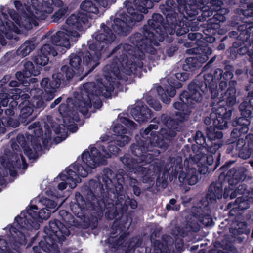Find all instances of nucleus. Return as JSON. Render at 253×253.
Masks as SVG:
<instances>
[{"instance_id":"1","label":"nucleus","mask_w":253,"mask_h":253,"mask_svg":"<svg viewBox=\"0 0 253 253\" xmlns=\"http://www.w3.org/2000/svg\"><path fill=\"white\" fill-rule=\"evenodd\" d=\"M88 186L84 187L83 192L86 197L84 199L79 192L75 195L76 202L70 205L73 213L77 217H80L85 211H88V215L84 216L83 221L84 228L95 229L98 224V220L103 216V212L107 219L119 220L116 230H120L122 228L128 229L132 218L126 215L129 206L132 209L137 207V202L133 198L126 196L124 194L123 185L118 184V190L110 197H107L104 193L103 185L99 182L91 180Z\"/></svg>"},{"instance_id":"2","label":"nucleus","mask_w":253,"mask_h":253,"mask_svg":"<svg viewBox=\"0 0 253 253\" xmlns=\"http://www.w3.org/2000/svg\"><path fill=\"white\" fill-rule=\"evenodd\" d=\"M39 122H35L28 126L29 130H32L33 134L26 132L25 135L18 134L16 140H11V147L13 153L9 151L11 155L9 157L6 154L7 151L4 150L6 156H0V163L3 168L9 171L10 176L14 177L17 176V169H20L21 164L23 169H26L28 166L25 157L22 153L19 145L23 150L24 154L29 160H36L39 158V152L42 151L41 142L43 146L46 147L49 141L51 139L52 130L47 124L44 125L45 132L41 127Z\"/></svg>"},{"instance_id":"3","label":"nucleus","mask_w":253,"mask_h":253,"mask_svg":"<svg viewBox=\"0 0 253 253\" xmlns=\"http://www.w3.org/2000/svg\"><path fill=\"white\" fill-rule=\"evenodd\" d=\"M104 77L105 80L103 82L98 80L97 84L94 82L84 83L80 92L74 93V99L68 97L66 103L60 105L58 111L65 126L78 122L80 119L79 112L83 115H87L92 105L95 109H100L103 104L100 96L106 98L111 97L115 86L120 85V80L113 77L110 79Z\"/></svg>"},{"instance_id":"4","label":"nucleus","mask_w":253,"mask_h":253,"mask_svg":"<svg viewBox=\"0 0 253 253\" xmlns=\"http://www.w3.org/2000/svg\"><path fill=\"white\" fill-rule=\"evenodd\" d=\"M161 0H126L124 5L127 13L123 12L117 13L118 17L111 16L110 20L106 24L100 25V30L95 34V42L99 48L105 52L109 46L116 38L115 35L126 36L128 35L132 28L137 22L144 19L143 14H147L148 9L154 6V2H159Z\"/></svg>"},{"instance_id":"5","label":"nucleus","mask_w":253,"mask_h":253,"mask_svg":"<svg viewBox=\"0 0 253 253\" xmlns=\"http://www.w3.org/2000/svg\"><path fill=\"white\" fill-rule=\"evenodd\" d=\"M38 206L35 205H31L29 209L27 208L26 211H23L20 215L15 218L17 228L11 226L9 228V232L11 235L10 245L12 249L17 253L22 251L21 246H26L28 238L31 237L28 243L26 248L32 246L39 234L35 232L40 228V223L43 220H47L51 215V211L46 208H42L38 211Z\"/></svg>"},{"instance_id":"6","label":"nucleus","mask_w":253,"mask_h":253,"mask_svg":"<svg viewBox=\"0 0 253 253\" xmlns=\"http://www.w3.org/2000/svg\"><path fill=\"white\" fill-rule=\"evenodd\" d=\"M222 73L221 70L216 69L212 75L204 74L203 77L199 76L193 80L188 85V91L183 90L179 94L178 100L173 104L174 108L178 110L175 113L176 116L189 118L191 113L189 108H196V103H201L204 95L208 96L209 93L212 98H216L217 93L215 81L221 79Z\"/></svg>"},{"instance_id":"7","label":"nucleus","mask_w":253,"mask_h":253,"mask_svg":"<svg viewBox=\"0 0 253 253\" xmlns=\"http://www.w3.org/2000/svg\"><path fill=\"white\" fill-rule=\"evenodd\" d=\"M134 47L128 43H121L116 46L109 56L115 54L112 61L103 68V76L108 78L123 80L127 79L126 75H140L143 68L142 59L132 57L128 59L126 54L133 55Z\"/></svg>"},{"instance_id":"8","label":"nucleus","mask_w":253,"mask_h":253,"mask_svg":"<svg viewBox=\"0 0 253 253\" xmlns=\"http://www.w3.org/2000/svg\"><path fill=\"white\" fill-rule=\"evenodd\" d=\"M115 140L108 143L106 146L97 144L96 147H91L90 151L85 150L82 154V160L85 165L90 169L96 168L99 165L106 162L105 159L111 155L116 156L121 151L119 147H124L128 143L130 138L126 136L127 129L122 124H116L113 129Z\"/></svg>"},{"instance_id":"9","label":"nucleus","mask_w":253,"mask_h":253,"mask_svg":"<svg viewBox=\"0 0 253 253\" xmlns=\"http://www.w3.org/2000/svg\"><path fill=\"white\" fill-rule=\"evenodd\" d=\"M58 218L49 222L44 229L43 240L39 242V245L44 252L59 253L60 251L58 243L62 244L70 234L69 228L77 225L78 221L70 212L65 210H60Z\"/></svg>"},{"instance_id":"10","label":"nucleus","mask_w":253,"mask_h":253,"mask_svg":"<svg viewBox=\"0 0 253 253\" xmlns=\"http://www.w3.org/2000/svg\"><path fill=\"white\" fill-rule=\"evenodd\" d=\"M216 69L221 70L222 72L221 75V79L216 80L217 87L216 91L217 93V97L211 99L212 101L210 103V106H213L215 103L218 107L217 109H221L222 113H230L229 117L226 118L228 121L230 120L232 113L233 106L236 102V89L237 81L232 80L233 78V72L234 67L230 64L226 65L223 69L216 68L211 70V73L206 74H214V71Z\"/></svg>"},{"instance_id":"11","label":"nucleus","mask_w":253,"mask_h":253,"mask_svg":"<svg viewBox=\"0 0 253 253\" xmlns=\"http://www.w3.org/2000/svg\"><path fill=\"white\" fill-rule=\"evenodd\" d=\"M87 44L88 50L83 48L69 57V66L75 70L77 74L83 73L84 65L88 69V72H92L100 64L102 54L104 53L95 41H88Z\"/></svg>"},{"instance_id":"12","label":"nucleus","mask_w":253,"mask_h":253,"mask_svg":"<svg viewBox=\"0 0 253 253\" xmlns=\"http://www.w3.org/2000/svg\"><path fill=\"white\" fill-rule=\"evenodd\" d=\"M243 172L241 170H228L226 175L220 174L218 180L212 182L208 187L206 195L208 205L216 203L217 200H220L222 197L225 200H229L230 190L228 186H233L240 180L242 179Z\"/></svg>"},{"instance_id":"13","label":"nucleus","mask_w":253,"mask_h":253,"mask_svg":"<svg viewBox=\"0 0 253 253\" xmlns=\"http://www.w3.org/2000/svg\"><path fill=\"white\" fill-rule=\"evenodd\" d=\"M166 22L161 14L153 13L151 18L147 21V24L143 26L144 31L156 39L159 43L164 41L165 39L169 42H171L173 39L171 37L169 38L168 35H174V33H170L173 27Z\"/></svg>"},{"instance_id":"14","label":"nucleus","mask_w":253,"mask_h":253,"mask_svg":"<svg viewBox=\"0 0 253 253\" xmlns=\"http://www.w3.org/2000/svg\"><path fill=\"white\" fill-rule=\"evenodd\" d=\"M190 74L188 72H177L174 76H170L167 79L168 84L166 85L165 89L161 85L156 87V90L162 101L165 104H169L171 98L176 94V89L182 87V84L180 82H184L188 80Z\"/></svg>"},{"instance_id":"15","label":"nucleus","mask_w":253,"mask_h":253,"mask_svg":"<svg viewBox=\"0 0 253 253\" xmlns=\"http://www.w3.org/2000/svg\"><path fill=\"white\" fill-rule=\"evenodd\" d=\"M189 158L191 163L197 165L198 174H205L214 171L216 169L220 164L221 154L218 153L215 157L212 153H199L194 156L190 154Z\"/></svg>"},{"instance_id":"16","label":"nucleus","mask_w":253,"mask_h":253,"mask_svg":"<svg viewBox=\"0 0 253 253\" xmlns=\"http://www.w3.org/2000/svg\"><path fill=\"white\" fill-rule=\"evenodd\" d=\"M74 170L70 169H66V174L60 173L59 175L61 180L64 181L58 184V188L60 190H65L68 184L71 188H74L77 183L81 182L79 176L85 177L88 175L89 169L85 165L84 167L79 163H75L71 166Z\"/></svg>"},{"instance_id":"17","label":"nucleus","mask_w":253,"mask_h":253,"mask_svg":"<svg viewBox=\"0 0 253 253\" xmlns=\"http://www.w3.org/2000/svg\"><path fill=\"white\" fill-rule=\"evenodd\" d=\"M239 110L241 116L236 117L231 121L232 126L234 127L231 133V138L241 136L249 131L252 109L247 103V101H244L239 105Z\"/></svg>"},{"instance_id":"18","label":"nucleus","mask_w":253,"mask_h":253,"mask_svg":"<svg viewBox=\"0 0 253 253\" xmlns=\"http://www.w3.org/2000/svg\"><path fill=\"white\" fill-rule=\"evenodd\" d=\"M121 162L125 166V168L134 171L135 173L140 175L143 178L144 183L154 181L156 175L153 170L154 166L149 165L148 167H144L139 163L138 159L133 158L129 154H125L120 158Z\"/></svg>"},{"instance_id":"19","label":"nucleus","mask_w":253,"mask_h":253,"mask_svg":"<svg viewBox=\"0 0 253 253\" xmlns=\"http://www.w3.org/2000/svg\"><path fill=\"white\" fill-rule=\"evenodd\" d=\"M141 32L142 33L135 32L129 37V42L141 52L148 53L151 55L156 53V50L154 46H158L160 45L156 39L151 37L150 34L146 33L143 27Z\"/></svg>"},{"instance_id":"20","label":"nucleus","mask_w":253,"mask_h":253,"mask_svg":"<svg viewBox=\"0 0 253 253\" xmlns=\"http://www.w3.org/2000/svg\"><path fill=\"white\" fill-rule=\"evenodd\" d=\"M114 175L113 171L111 169L105 168L102 171V182L104 184L101 183L99 180L93 179L100 182L103 185V188L104 189V193L105 194V196H106V195L107 197L111 196L118 190L117 189L118 184H120L123 185L125 182V178L122 175L117 174L115 176H114ZM91 180L90 179L88 181V185H84L82 186L81 189L82 194L79 192L81 195L83 196L84 199L85 200H86V197L83 192V188L84 187L88 186L89 185V181Z\"/></svg>"},{"instance_id":"21","label":"nucleus","mask_w":253,"mask_h":253,"mask_svg":"<svg viewBox=\"0 0 253 253\" xmlns=\"http://www.w3.org/2000/svg\"><path fill=\"white\" fill-rule=\"evenodd\" d=\"M253 17V2L252 0H240L239 8L234 10L233 14L228 21V25L239 31L249 17Z\"/></svg>"},{"instance_id":"22","label":"nucleus","mask_w":253,"mask_h":253,"mask_svg":"<svg viewBox=\"0 0 253 253\" xmlns=\"http://www.w3.org/2000/svg\"><path fill=\"white\" fill-rule=\"evenodd\" d=\"M140 136H141L140 135ZM138 135L136 136V142L131 144L130 146L131 153L137 157V159L139 163H141L142 165H149L155 159V156L160 154V152L157 150L156 153L157 154L155 155L148 153L149 151L154 150L149 149L150 145L148 139H143L142 137H139L138 139Z\"/></svg>"},{"instance_id":"23","label":"nucleus","mask_w":253,"mask_h":253,"mask_svg":"<svg viewBox=\"0 0 253 253\" xmlns=\"http://www.w3.org/2000/svg\"><path fill=\"white\" fill-rule=\"evenodd\" d=\"M185 3H183L184 9L181 10L180 14L183 16H187L191 18H194L198 15L197 17L198 21H205L207 18L210 16V11H207L208 9L202 10L201 5H205L208 8L206 0H185Z\"/></svg>"},{"instance_id":"24","label":"nucleus","mask_w":253,"mask_h":253,"mask_svg":"<svg viewBox=\"0 0 253 253\" xmlns=\"http://www.w3.org/2000/svg\"><path fill=\"white\" fill-rule=\"evenodd\" d=\"M185 0H167L165 4L160 5V9L165 16L166 21L169 25L174 26L180 19L178 13L180 14L181 10H184L183 3Z\"/></svg>"},{"instance_id":"25","label":"nucleus","mask_w":253,"mask_h":253,"mask_svg":"<svg viewBox=\"0 0 253 253\" xmlns=\"http://www.w3.org/2000/svg\"><path fill=\"white\" fill-rule=\"evenodd\" d=\"M159 129V124H150L144 129L140 130V134L145 139H148L150 146L156 147L165 151L169 147V143L163 136L159 134L157 130Z\"/></svg>"},{"instance_id":"26","label":"nucleus","mask_w":253,"mask_h":253,"mask_svg":"<svg viewBox=\"0 0 253 253\" xmlns=\"http://www.w3.org/2000/svg\"><path fill=\"white\" fill-rule=\"evenodd\" d=\"M33 0L32 5L35 10L34 17L37 21L45 20L48 14L53 11V6H60L63 4L62 0Z\"/></svg>"},{"instance_id":"27","label":"nucleus","mask_w":253,"mask_h":253,"mask_svg":"<svg viewBox=\"0 0 253 253\" xmlns=\"http://www.w3.org/2000/svg\"><path fill=\"white\" fill-rule=\"evenodd\" d=\"M202 53L196 54L194 56L187 58L182 66L183 71L189 72L199 69L209 59V56L212 53L211 49L208 46L200 48Z\"/></svg>"},{"instance_id":"28","label":"nucleus","mask_w":253,"mask_h":253,"mask_svg":"<svg viewBox=\"0 0 253 253\" xmlns=\"http://www.w3.org/2000/svg\"><path fill=\"white\" fill-rule=\"evenodd\" d=\"M216 129L217 128L215 126H211L207 127L206 130L207 152L212 153L215 157L217 154L220 153L219 149L223 145L221 139L223 136V133L220 131L216 130Z\"/></svg>"},{"instance_id":"29","label":"nucleus","mask_w":253,"mask_h":253,"mask_svg":"<svg viewBox=\"0 0 253 253\" xmlns=\"http://www.w3.org/2000/svg\"><path fill=\"white\" fill-rule=\"evenodd\" d=\"M88 15L82 12L72 14L66 20V23L69 26V30H66L68 38L69 37H80V34L76 31H82L83 30V25L88 22Z\"/></svg>"},{"instance_id":"30","label":"nucleus","mask_w":253,"mask_h":253,"mask_svg":"<svg viewBox=\"0 0 253 253\" xmlns=\"http://www.w3.org/2000/svg\"><path fill=\"white\" fill-rule=\"evenodd\" d=\"M171 33H174L177 36H183L184 39H178L180 43L186 44L187 39H185L186 34L190 30L192 32H196L199 30L200 26L197 21H193L192 20H184L183 19H179L174 26H173Z\"/></svg>"},{"instance_id":"31","label":"nucleus","mask_w":253,"mask_h":253,"mask_svg":"<svg viewBox=\"0 0 253 253\" xmlns=\"http://www.w3.org/2000/svg\"><path fill=\"white\" fill-rule=\"evenodd\" d=\"M229 170L238 171L241 170L243 171L244 175L242 179L240 180L236 184L233 186H228L230 190V199L235 198L238 194L244 195L248 197L250 194H253V188L249 187L245 183H243L247 177V169L244 167H240L237 168H233Z\"/></svg>"},{"instance_id":"32","label":"nucleus","mask_w":253,"mask_h":253,"mask_svg":"<svg viewBox=\"0 0 253 253\" xmlns=\"http://www.w3.org/2000/svg\"><path fill=\"white\" fill-rule=\"evenodd\" d=\"M223 110L217 109L215 107L212 108V112L210 116L206 117L204 120V123L207 125L212 124L217 129L223 130L228 127V120L226 118L229 117L230 113H222Z\"/></svg>"},{"instance_id":"33","label":"nucleus","mask_w":253,"mask_h":253,"mask_svg":"<svg viewBox=\"0 0 253 253\" xmlns=\"http://www.w3.org/2000/svg\"><path fill=\"white\" fill-rule=\"evenodd\" d=\"M59 81L54 78L53 74L52 78H43L41 81L40 84L42 90L44 91L43 97L47 101L51 100L55 96V93L59 88H63Z\"/></svg>"},{"instance_id":"34","label":"nucleus","mask_w":253,"mask_h":253,"mask_svg":"<svg viewBox=\"0 0 253 253\" xmlns=\"http://www.w3.org/2000/svg\"><path fill=\"white\" fill-rule=\"evenodd\" d=\"M130 114L133 119L139 123L149 121L153 116L152 110L141 101H138L135 106L131 108Z\"/></svg>"},{"instance_id":"35","label":"nucleus","mask_w":253,"mask_h":253,"mask_svg":"<svg viewBox=\"0 0 253 253\" xmlns=\"http://www.w3.org/2000/svg\"><path fill=\"white\" fill-rule=\"evenodd\" d=\"M58 54L56 49L49 44H43L40 52L33 58V61L36 67H42L46 65L49 60V57H55Z\"/></svg>"},{"instance_id":"36","label":"nucleus","mask_w":253,"mask_h":253,"mask_svg":"<svg viewBox=\"0 0 253 253\" xmlns=\"http://www.w3.org/2000/svg\"><path fill=\"white\" fill-rule=\"evenodd\" d=\"M18 108L20 110L19 120L24 125H28L37 115V113L33 109V105L26 99L20 103Z\"/></svg>"},{"instance_id":"37","label":"nucleus","mask_w":253,"mask_h":253,"mask_svg":"<svg viewBox=\"0 0 253 253\" xmlns=\"http://www.w3.org/2000/svg\"><path fill=\"white\" fill-rule=\"evenodd\" d=\"M211 210L208 205L202 207H195L192 209L193 217L205 226H211L213 220L211 215Z\"/></svg>"},{"instance_id":"38","label":"nucleus","mask_w":253,"mask_h":253,"mask_svg":"<svg viewBox=\"0 0 253 253\" xmlns=\"http://www.w3.org/2000/svg\"><path fill=\"white\" fill-rule=\"evenodd\" d=\"M176 118H172L170 116L163 114L161 116L162 122L167 127L174 130L176 132L182 131L184 128V122L187 121L188 117L182 118V116H176Z\"/></svg>"},{"instance_id":"39","label":"nucleus","mask_w":253,"mask_h":253,"mask_svg":"<svg viewBox=\"0 0 253 253\" xmlns=\"http://www.w3.org/2000/svg\"><path fill=\"white\" fill-rule=\"evenodd\" d=\"M249 52V46L238 37L227 50L228 57L232 60L238 58V55H244Z\"/></svg>"},{"instance_id":"40","label":"nucleus","mask_w":253,"mask_h":253,"mask_svg":"<svg viewBox=\"0 0 253 253\" xmlns=\"http://www.w3.org/2000/svg\"><path fill=\"white\" fill-rule=\"evenodd\" d=\"M227 208L230 210L229 213L231 215H240L244 210L249 208L248 197H244L243 196L237 197L234 202H229Z\"/></svg>"},{"instance_id":"41","label":"nucleus","mask_w":253,"mask_h":253,"mask_svg":"<svg viewBox=\"0 0 253 253\" xmlns=\"http://www.w3.org/2000/svg\"><path fill=\"white\" fill-rule=\"evenodd\" d=\"M199 174L197 169L193 167H189L187 166L186 167V172H182L178 175V179L180 182L187 184L189 185L196 184L199 180Z\"/></svg>"},{"instance_id":"42","label":"nucleus","mask_w":253,"mask_h":253,"mask_svg":"<svg viewBox=\"0 0 253 253\" xmlns=\"http://www.w3.org/2000/svg\"><path fill=\"white\" fill-rule=\"evenodd\" d=\"M76 74L77 72L75 70L69 65H65L61 67L60 71L53 74V77L61 81L62 86L65 87Z\"/></svg>"},{"instance_id":"43","label":"nucleus","mask_w":253,"mask_h":253,"mask_svg":"<svg viewBox=\"0 0 253 253\" xmlns=\"http://www.w3.org/2000/svg\"><path fill=\"white\" fill-rule=\"evenodd\" d=\"M50 41L52 43L50 46L54 47L56 50H58V46L70 47V44L68 35L63 31H59L55 35H51Z\"/></svg>"},{"instance_id":"44","label":"nucleus","mask_w":253,"mask_h":253,"mask_svg":"<svg viewBox=\"0 0 253 253\" xmlns=\"http://www.w3.org/2000/svg\"><path fill=\"white\" fill-rule=\"evenodd\" d=\"M241 136L235 138L237 139L236 141V147H237V156L242 159L246 160L250 157L252 155L251 149L247 146V143Z\"/></svg>"},{"instance_id":"45","label":"nucleus","mask_w":253,"mask_h":253,"mask_svg":"<svg viewBox=\"0 0 253 253\" xmlns=\"http://www.w3.org/2000/svg\"><path fill=\"white\" fill-rule=\"evenodd\" d=\"M36 47V39L32 38L25 41L17 50V54L23 58L29 55Z\"/></svg>"},{"instance_id":"46","label":"nucleus","mask_w":253,"mask_h":253,"mask_svg":"<svg viewBox=\"0 0 253 253\" xmlns=\"http://www.w3.org/2000/svg\"><path fill=\"white\" fill-rule=\"evenodd\" d=\"M22 64L23 66L22 70L26 77L30 78L32 76H36L40 74V71L42 70L41 67H35L33 62L24 59L22 61Z\"/></svg>"},{"instance_id":"47","label":"nucleus","mask_w":253,"mask_h":253,"mask_svg":"<svg viewBox=\"0 0 253 253\" xmlns=\"http://www.w3.org/2000/svg\"><path fill=\"white\" fill-rule=\"evenodd\" d=\"M241 29L239 31L240 34L238 37L243 41L245 43L250 39L253 40V25L252 23H249L248 22L240 26Z\"/></svg>"},{"instance_id":"48","label":"nucleus","mask_w":253,"mask_h":253,"mask_svg":"<svg viewBox=\"0 0 253 253\" xmlns=\"http://www.w3.org/2000/svg\"><path fill=\"white\" fill-rule=\"evenodd\" d=\"M98 6H102V5L97 0H85L81 3L80 8L87 13L97 14Z\"/></svg>"},{"instance_id":"49","label":"nucleus","mask_w":253,"mask_h":253,"mask_svg":"<svg viewBox=\"0 0 253 253\" xmlns=\"http://www.w3.org/2000/svg\"><path fill=\"white\" fill-rule=\"evenodd\" d=\"M18 24L21 28L27 30L32 29L34 26H38V23L36 20L34 15H29L26 12H25L23 16L20 17Z\"/></svg>"},{"instance_id":"50","label":"nucleus","mask_w":253,"mask_h":253,"mask_svg":"<svg viewBox=\"0 0 253 253\" xmlns=\"http://www.w3.org/2000/svg\"><path fill=\"white\" fill-rule=\"evenodd\" d=\"M202 146L197 145H192L190 147L189 145L187 144L185 145L184 148L182 149V152L183 154V156L186 158V159L184 161V165H187L189 162H190V160H189V156L190 154L192 156H194L196 154L199 153H202L200 151L201 148Z\"/></svg>"},{"instance_id":"51","label":"nucleus","mask_w":253,"mask_h":253,"mask_svg":"<svg viewBox=\"0 0 253 253\" xmlns=\"http://www.w3.org/2000/svg\"><path fill=\"white\" fill-rule=\"evenodd\" d=\"M165 169L167 171L168 173L171 174L172 177L175 178L178 176V173L183 172V166L182 163L179 162L175 163H171L169 166V164H167L165 166Z\"/></svg>"},{"instance_id":"52","label":"nucleus","mask_w":253,"mask_h":253,"mask_svg":"<svg viewBox=\"0 0 253 253\" xmlns=\"http://www.w3.org/2000/svg\"><path fill=\"white\" fill-rule=\"evenodd\" d=\"M59 8L55 12L54 14L52 16V21L56 23H58L60 21L63 20L68 15V7L66 5H64L63 3L60 5L58 6Z\"/></svg>"},{"instance_id":"53","label":"nucleus","mask_w":253,"mask_h":253,"mask_svg":"<svg viewBox=\"0 0 253 253\" xmlns=\"http://www.w3.org/2000/svg\"><path fill=\"white\" fill-rule=\"evenodd\" d=\"M20 90H17L16 89H15V91L16 92L15 95H11V98L13 99L12 101H11V102L9 104V107L14 109L15 108H16V107L20 104V103L21 102V101H23L24 99H26L27 97H29L28 95L26 94H23L22 95H20V94H18V92Z\"/></svg>"},{"instance_id":"54","label":"nucleus","mask_w":253,"mask_h":253,"mask_svg":"<svg viewBox=\"0 0 253 253\" xmlns=\"http://www.w3.org/2000/svg\"><path fill=\"white\" fill-rule=\"evenodd\" d=\"M207 11H210V16L213 14V12H215L216 13L213 15V17L219 22H224L225 21L226 17L225 15L229 12L228 9L222 8L221 6H220L219 9H217V10H211L208 8Z\"/></svg>"},{"instance_id":"55","label":"nucleus","mask_w":253,"mask_h":253,"mask_svg":"<svg viewBox=\"0 0 253 253\" xmlns=\"http://www.w3.org/2000/svg\"><path fill=\"white\" fill-rule=\"evenodd\" d=\"M44 100H46L43 97V94L42 96L38 95L34 96L32 105H33V109L35 108L34 110L36 113L38 112L39 113L45 107L46 104L44 102Z\"/></svg>"},{"instance_id":"56","label":"nucleus","mask_w":253,"mask_h":253,"mask_svg":"<svg viewBox=\"0 0 253 253\" xmlns=\"http://www.w3.org/2000/svg\"><path fill=\"white\" fill-rule=\"evenodd\" d=\"M159 134L163 136L168 142H169L176 136L177 133L175 130L167 127V128H161Z\"/></svg>"},{"instance_id":"57","label":"nucleus","mask_w":253,"mask_h":253,"mask_svg":"<svg viewBox=\"0 0 253 253\" xmlns=\"http://www.w3.org/2000/svg\"><path fill=\"white\" fill-rule=\"evenodd\" d=\"M7 126H11L14 128L18 127L20 125V122L17 119H14L9 116L8 117H1L0 123Z\"/></svg>"},{"instance_id":"58","label":"nucleus","mask_w":253,"mask_h":253,"mask_svg":"<svg viewBox=\"0 0 253 253\" xmlns=\"http://www.w3.org/2000/svg\"><path fill=\"white\" fill-rule=\"evenodd\" d=\"M145 99L149 106L153 108L156 111H159L161 109L162 106L160 101L153 98L149 94L146 95Z\"/></svg>"},{"instance_id":"59","label":"nucleus","mask_w":253,"mask_h":253,"mask_svg":"<svg viewBox=\"0 0 253 253\" xmlns=\"http://www.w3.org/2000/svg\"><path fill=\"white\" fill-rule=\"evenodd\" d=\"M129 185L130 187L132 188L133 193L136 196H140L141 193V190L139 186V183L136 179L131 177H129L128 179Z\"/></svg>"},{"instance_id":"60","label":"nucleus","mask_w":253,"mask_h":253,"mask_svg":"<svg viewBox=\"0 0 253 253\" xmlns=\"http://www.w3.org/2000/svg\"><path fill=\"white\" fill-rule=\"evenodd\" d=\"M194 140L197 144L207 149L206 144H207V141L206 140V138L201 131L198 130L196 131L194 136Z\"/></svg>"},{"instance_id":"61","label":"nucleus","mask_w":253,"mask_h":253,"mask_svg":"<svg viewBox=\"0 0 253 253\" xmlns=\"http://www.w3.org/2000/svg\"><path fill=\"white\" fill-rule=\"evenodd\" d=\"M106 242L109 244V247L114 251L117 250L121 246V244L117 239V236H110L107 240Z\"/></svg>"},{"instance_id":"62","label":"nucleus","mask_w":253,"mask_h":253,"mask_svg":"<svg viewBox=\"0 0 253 253\" xmlns=\"http://www.w3.org/2000/svg\"><path fill=\"white\" fill-rule=\"evenodd\" d=\"M11 97V96L8 92H6L5 90H1L0 93V105L3 107L7 106Z\"/></svg>"},{"instance_id":"63","label":"nucleus","mask_w":253,"mask_h":253,"mask_svg":"<svg viewBox=\"0 0 253 253\" xmlns=\"http://www.w3.org/2000/svg\"><path fill=\"white\" fill-rule=\"evenodd\" d=\"M237 147H236V142L228 144L226 146V153L227 154H230L232 156H237Z\"/></svg>"},{"instance_id":"64","label":"nucleus","mask_w":253,"mask_h":253,"mask_svg":"<svg viewBox=\"0 0 253 253\" xmlns=\"http://www.w3.org/2000/svg\"><path fill=\"white\" fill-rule=\"evenodd\" d=\"M0 249L2 252L6 253H12V251L8 246L7 242L3 238H0Z\"/></svg>"}]
</instances>
